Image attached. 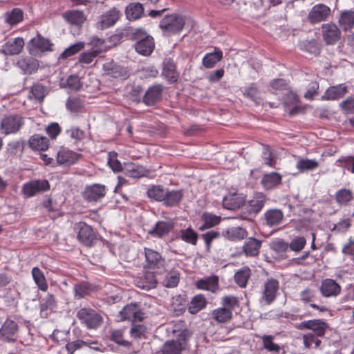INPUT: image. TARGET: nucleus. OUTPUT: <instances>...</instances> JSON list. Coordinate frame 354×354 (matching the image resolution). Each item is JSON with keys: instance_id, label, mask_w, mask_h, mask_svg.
<instances>
[{"instance_id": "1", "label": "nucleus", "mask_w": 354, "mask_h": 354, "mask_svg": "<svg viewBox=\"0 0 354 354\" xmlns=\"http://www.w3.org/2000/svg\"><path fill=\"white\" fill-rule=\"evenodd\" d=\"M133 37L137 40L135 44V49L139 54L148 56L154 49V41L152 37L147 35L146 32L142 29H136L133 34Z\"/></svg>"}, {"instance_id": "2", "label": "nucleus", "mask_w": 354, "mask_h": 354, "mask_svg": "<svg viewBox=\"0 0 354 354\" xmlns=\"http://www.w3.org/2000/svg\"><path fill=\"white\" fill-rule=\"evenodd\" d=\"M189 333L187 330L180 331L176 339L166 342L160 352L162 354H180L187 346Z\"/></svg>"}, {"instance_id": "3", "label": "nucleus", "mask_w": 354, "mask_h": 354, "mask_svg": "<svg viewBox=\"0 0 354 354\" xmlns=\"http://www.w3.org/2000/svg\"><path fill=\"white\" fill-rule=\"evenodd\" d=\"M185 25L184 19L177 15H171L164 17L160 22V28L167 36L179 32Z\"/></svg>"}, {"instance_id": "4", "label": "nucleus", "mask_w": 354, "mask_h": 354, "mask_svg": "<svg viewBox=\"0 0 354 354\" xmlns=\"http://www.w3.org/2000/svg\"><path fill=\"white\" fill-rule=\"evenodd\" d=\"M24 124V118L17 114L6 115L1 122V133L9 135L18 132Z\"/></svg>"}, {"instance_id": "5", "label": "nucleus", "mask_w": 354, "mask_h": 354, "mask_svg": "<svg viewBox=\"0 0 354 354\" xmlns=\"http://www.w3.org/2000/svg\"><path fill=\"white\" fill-rule=\"evenodd\" d=\"M77 317L89 329L98 328L102 322L101 315L91 308L80 309Z\"/></svg>"}, {"instance_id": "6", "label": "nucleus", "mask_w": 354, "mask_h": 354, "mask_svg": "<svg viewBox=\"0 0 354 354\" xmlns=\"http://www.w3.org/2000/svg\"><path fill=\"white\" fill-rule=\"evenodd\" d=\"M267 201L266 195L262 193H257L253 198L250 200L246 206L247 213L241 215L243 220H251L263 208Z\"/></svg>"}, {"instance_id": "7", "label": "nucleus", "mask_w": 354, "mask_h": 354, "mask_svg": "<svg viewBox=\"0 0 354 354\" xmlns=\"http://www.w3.org/2000/svg\"><path fill=\"white\" fill-rule=\"evenodd\" d=\"M279 283L277 279H270L263 286V290L260 297L262 305H270L276 299L279 294Z\"/></svg>"}, {"instance_id": "8", "label": "nucleus", "mask_w": 354, "mask_h": 354, "mask_svg": "<svg viewBox=\"0 0 354 354\" xmlns=\"http://www.w3.org/2000/svg\"><path fill=\"white\" fill-rule=\"evenodd\" d=\"M107 190L104 185L93 184L85 187L83 197L87 201L97 202L105 196Z\"/></svg>"}, {"instance_id": "9", "label": "nucleus", "mask_w": 354, "mask_h": 354, "mask_svg": "<svg viewBox=\"0 0 354 354\" xmlns=\"http://www.w3.org/2000/svg\"><path fill=\"white\" fill-rule=\"evenodd\" d=\"M328 327L327 324L321 319H310L302 322L296 325L299 330L309 329L317 336H324Z\"/></svg>"}, {"instance_id": "10", "label": "nucleus", "mask_w": 354, "mask_h": 354, "mask_svg": "<svg viewBox=\"0 0 354 354\" xmlns=\"http://www.w3.org/2000/svg\"><path fill=\"white\" fill-rule=\"evenodd\" d=\"M77 237L81 243L86 246H91L95 240V234L91 226L85 223H79L75 225Z\"/></svg>"}, {"instance_id": "11", "label": "nucleus", "mask_w": 354, "mask_h": 354, "mask_svg": "<svg viewBox=\"0 0 354 354\" xmlns=\"http://www.w3.org/2000/svg\"><path fill=\"white\" fill-rule=\"evenodd\" d=\"M323 39L328 45L336 44L341 37V32L335 24H326L322 26Z\"/></svg>"}, {"instance_id": "12", "label": "nucleus", "mask_w": 354, "mask_h": 354, "mask_svg": "<svg viewBox=\"0 0 354 354\" xmlns=\"http://www.w3.org/2000/svg\"><path fill=\"white\" fill-rule=\"evenodd\" d=\"M121 11L116 8H112L100 16L97 27L105 29L113 26L121 17Z\"/></svg>"}, {"instance_id": "13", "label": "nucleus", "mask_w": 354, "mask_h": 354, "mask_svg": "<svg viewBox=\"0 0 354 354\" xmlns=\"http://www.w3.org/2000/svg\"><path fill=\"white\" fill-rule=\"evenodd\" d=\"M330 15V9L324 4L314 6L308 13V19L313 24L325 21Z\"/></svg>"}, {"instance_id": "14", "label": "nucleus", "mask_w": 354, "mask_h": 354, "mask_svg": "<svg viewBox=\"0 0 354 354\" xmlns=\"http://www.w3.org/2000/svg\"><path fill=\"white\" fill-rule=\"evenodd\" d=\"M122 319H128L131 322H140L144 319V313L140 308L135 304H131L125 306L120 312Z\"/></svg>"}, {"instance_id": "15", "label": "nucleus", "mask_w": 354, "mask_h": 354, "mask_svg": "<svg viewBox=\"0 0 354 354\" xmlns=\"http://www.w3.org/2000/svg\"><path fill=\"white\" fill-rule=\"evenodd\" d=\"M319 290L324 297H335L341 293L342 288L335 280L326 279L322 281Z\"/></svg>"}, {"instance_id": "16", "label": "nucleus", "mask_w": 354, "mask_h": 354, "mask_svg": "<svg viewBox=\"0 0 354 354\" xmlns=\"http://www.w3.org/2000/svg\"><path fill=\"white\" fill-rule=\"evenodd\" d=\"M245 202L243 194L230 192L223 199V205L227 209H236L242 206Z\"/></svg>"}, {"instance_id": "17", "label": "nucleus", "mask_w": 354, "mask_h": 354, "mask_svg": "<svg viewBox=\"0 0 354 354\" xmlns=\"http://www.w3.org/2000/svg\"><path fill=\"white\" fill-rule=\"evenodd\" d=\"M52 46L53 44L48 39L44 38L40 35H37L30 41L28 46L30 53L36 54L39 51H51Z\"/></svg>"}, {"instance_id": "18", "label": "nucleus", "mask_w": 354, "mask_h": 354, "mask_svg": "<svg viewBox=\"0 0 354 354\" xmlns=\"http://www.w3.org/2000/svg\"><path fill=\"white\" fill-rule=\"evenodd\" d=\"M158 280L155 274L150 271H145L140 277L136 279L137 287L145 290H149L155 288L157 286Z\"/></svg>"}, {"instance_id": "19", "label": "nucleus", "mask_w": 354, "mask_h": 354, "mask_svg": "<svg viewBox=\"0 0 354 354\" xmlns=\"http://www.w3.org/2000/svg\"><path fill=\"white\" fill-rule=\"evenodd\" d=\"M144 253L148 268H159L164 266L165 259L162 258V255L158 252L151 248H145Z\"/></svg>"}, {"instance_id": "20", "label": "nucleus", "mask_w": 354, "mask_h": 354, "mask_svg": "<svg viewBox=\"0 0 354 354\" xmlns=\"http://www.w3.org/2000/svg\"><path fill=\"white\" fill-rule=\"evenodd\" d=\"M48 188L49 183L46 180H32L24 185L23 192L26 196L30 197L37 192L46 191Z\"/></svg>"}, {"instance_id": "21", "label": "nucleus", "mask_w": 354, "mask_h": 354, "mask_svg": "<svg viewBox=\"0 0 354 354\" xmlns=\"http://www.w3.org/2000/svg\"><path fill=\"white\" fill-rule=\"evenodd\" d=\"M18 326L12 320L7 319L0 328V338L6 342H15Z\"/></svg>"}, {"instance_id": "22", "label": "nucleus", "mask_w": 354, "mask_h": 354, "mask_svg": "<svg viewBox=\"0 0 354 354\" xmlns=\"http://www.w3.org/2000/svg\"><path fill=\"white\" fill-rule=\"evenodd\" d=\"M62 17L70 25L77 27H81L86 19L84 13L79 10H67Z\"/></svg>"}, {"instance_id": "23", "label": "nucleus", "mask_w": 354, "mask_h": 354, "mask_svg": "<svg viewBox=\"0 0 354 354\" xmlns=\"http://www.w3.org/2000/svg\"><path fill=\"white\" fill-rule=\"evenodd\" d=\"M24 46V39L21 37L8 39L2 46V52L6 55H14L21 53Z\"/></svg>"}, {"instance_id": "24", "label": "nucleus", "mask_w": 354, "mask_h": 354, "mask_svg": "<svg viewBox=\"0 0 354 354\" xmlns=\"http://www.w3.org/2000/svg\"><path fill=\"white\" fill-rule=\"evenodd\" d=\"M347 86L344 84H340L337 86L329 87L322 97L324 100H336L347 93Z\"/></svg>"}, {"instance_id": "25", "label": "nucleus", "mask_w": 354, "mask_h": 354, "mask_svg": "<svg viewBox=\"0 0 354 354\" xmlns=\"http://www.w3.org/2000/svg\"><path fill=\"white\" fill-rule=\"evenodd\" d=\"M283 213L279 209H270L264 214L266 223L269 227H275L280 225L283 220Z\"/></svg>"}, {"instance_id": "26", "label": "nucleus", "mask_w": 354, "mask_h": 354, "mask_svg": "<svg viewBox=\"0 0 354 354\" xmlns=\"http://www.w3.org/2000/svg\"><path fill=\"white\" fill-rule=\"evenodd\" d=\"M222 234L229 241H237L247 237L248 232L241 227H231L223 231Z\"/></svg>"}, {"instance_id": "27", "label": "nucleus", "mask_w": 354, "mask_h": 354, "mask_svg": "<svg viewBox=\"0 0 354 354\" xmlns=\"http://www.w3.org/2000/svg\"><path fill=\"white\" fill-rule=\"evenodd\" d=\"M183 192L182 189H166L165 198L162 201L166 206L173 207L178 205L183 198Z\"/></svg>"}, {"instance_id": "28", "label": "nucleus", "mask_w": 354, "mask_h": 354, "mask_svg": "<svg viewBox=\"0 0 354 354\" xmlns=\"http://www.w3.org/2000/svg\"><path fill=\"white\" fill-rule=\"evenodd\" d=\"M124 171L127 176L134 178L143 177L147 174V169L144 167L131 162L124 164Z\"/></svg>"}, {"instance_id": "29", "label": "nucleus", "mask_w": 354, "mask_h": 354, "mask_svg": "<svg viewBox=\"0 0 354 354\" xmlns=\"http://www.w3.org/2000/svg\"><path fill=\"white\" fill-rule=\"evenodd\" d=\"M4 21L10 26L21 23L24 19V12L18 8L8 10L3 15Z\"/></svg>"}, {"instance_id": "30", "label": "nucleus", "mask_w": 354, "mask_h": 354, "mask_svg": "<svg viewBox=\"0 0 354 354\" xmlns=\"http://www.w3.org/2000/svg\"><path fill=\"white\" fill-rule=\"evenodd\" d=\"M196 286L201 290L215 292L218 288V279L216 276H211L197 281Z\"/></svg>"}, {"instance_id": "31", "label": "nucleus", "mask_w": 354, "mask_h": 354, "mask_svg": "<svg viewBox=\"0 0 354 354\" xmlns=\"http://www.w3.org/2000/svg\"><path fill=\"white\" fill-rule=\"evenodd\" d=\"M261 241L254 238H249L245 241L243 250L246 256L255 257L258 255L261 246Z\"/></svg>"}, {"instance_id": "32", "label": "nucleus", "mask_w": 354, "mask_h": 354, "mask_svg": "<svg viewBox=\"0 0 354 354\" xmlns=\"http://www.w3.org/2000/svg\"><path fill=\"white\" fill-rule=\"evenodd\" d=\"M80 156L72 151L65 149L60 150L57 153V162L60 165H73L79 159Z\"/></svg>"}, {"instance_id": "33", "label": "nucleus", "mask_w": 354, "mask_h": 354, "mask_svg": "<svg viewBox=\"0 0 354 354\" xmlns=\"http://www.w3.org/2000/svg\"><path fill=\"white\" fill-rule=\"evenodd\" d=\"M17 64L25 73L31 74L39 68L38 61L32 57L20 58Z\"/></svg>"}, {"instance_id": "34", "label": "nucleus", "mask_w": 354, "mask_h": 354, "mask_svg": "<svg viewBox=\"0 0 354 354\" xmlns=\"http://www.w3.org/2000/svg\"><path fill=\"white\" fill-rule=\"evenodd\" d=\"M162 88L160 85H154L146 92L143 101L147 105H153L160 99Z\"/></svg>"}, {"instance_id": "35", "label": "nucleus", "mask_w": 354, "mask_h": 354, "mask_svg": "<svg viewBox=\"0 0 354 354\" xmlns=\"http://www.w3.org/2000/svg\"><path fill=\"white\" fill-rule=\"evenodd\" d=\"M172 228L171 221H158L156 226L149 231V233L153 236L160 238L167 234Z\"/></svg>"}, {"instance_id": "36", "label": "nucleus", "mask_w": 354, "mask_h": 354, "mask_svg": "<svg viewBox=\"0 0 354 354\" xmlns=\"http://www.w3.org/2000/svg\"><path fill=\"white\" fill-rule=\"evenodd\" d=\"M30 148L35 150L44 151L48 149V139L44 136L35 134L30 137L28 141Z\"/></svg>"}, {"instance_id": "37", "label": "nucleus", "mask_w": 354, "mask_h": 354, "mask_svg": "<svg viewBox=\"0 0 354 354\" xmlns=\"http://www.w3.org/2000/svg\"><path fill=\"white\" fill-rule=\"evenodd\" d=\"M223 58V52L219 48H215L214 51L206 54L203 59V64L207 68H213L216 63Z\"/></svg>"}, {"instance_id": "38", "label": "nucleus", "mask_w": 354, "mask_h": 354, "mask_svg": "<svg viewBox=\"0 0 354 354\" xmlns=\"http://www.w3.org/2000/svg\"><path fill=\"white\" fill-rule=\"evenodd\" d=\"M281 182V176L277 172H271L263 175L261 179V184L266 189H270Z\"/></svg>"}, {"instance_id": "39", "label": "nucleus", "mask_w": 354, "mask_h": 354, "mask_svg": "<svg viewBox=\"0 0 354 354\" xmlns=\"http://www.w3.org/2000/svg\"><path fill=\"white\" fill-rule=\"evenodd\" d=\"M319 166V162L315 159L300 158L296 164V168L300 172L313 171Z\"/></svg>"}, {"instance_id": "40", "label": "nucleus", "mask_w": 354, "mask_h": 354, "mask_svg": "<svg viewBox=\"0 0 354 354\" xmlns=\"http://www.w3.org/2000/svg\"><path fill=\"white\" fill-rule=\"evenodd\" d=\"M162 75L169 82H176L178 75L176 71L174 63L170 59H166L164 62Z\"/></svg>"}, {"instance_id": "41", "label": "nucleus", "mask_w": 354, "mask_h": 354, "mask_svg": "<svg viewBox=\"0 0 354 354\" xmlns=\"http://www.w3.org/2000/svg\"><path fill=\"white\" fill-rule=\"evenodd\" d=\"M103 68L107 74L113 77H125L127 76V71L124 67L112 62L104 64Z\"/></svg>"}, {"instance_id": "42", "label": "nucleus", "mask_w": 354, "mask_h": 354, "mask_svg": "<svg viewBox=\"0 0 354 354\" xmlns=\"http://www.w3.org/2000/svg\"><path fill=\"white\" fill-rule=\"evenodd\" d=\"M143 8L140 3H131L126 8V15L129 20L140 18L143 13Z\"/></svg>"}, {"instance_id": "43", "label": "nucleus", "mask_w": 354, "mask_h": 354, "mask_svg": "<svg viewBox=\"0 0 354 354\" xmlns=\"http://www.w3.org/2000/svg\"><path fill=\"white\" fill-rule=\"evenodd\" d=\"M32 275L39 289L46 292L48 289V283L42 271L39 268L34 267L32 269Z\"/></svg>"}, {"instance_id": "44", "label": "nucleus", "mask_w": 354, "mask_h": 354, "mask_svg": "<svg viewBox=\"0 0 354 354\" xmlns=\"http://www.w3.org/2000/svg\"><path fill=\"white\" fill-rule=\"evenodd\" d=\"M206 306V299L202 295H198L194 297L189 305L188 311L191 314H196Z\"/></svg>"}, {"instance_id": "45", "label": "nucleus", "mask_w": 354, "mask_h": 354, "mask_svg": "<svg viewBox=\"0 0 354 354\" xmlns=\"http://www.w3.org/2000/svg\"><path fill=\"white\" fill-rule=\"evenodd\" d=\"M213 318L218 323L229 322L232 317V313L227 308H218L212 312Z\"/></svg>"}, {"instance_id": "46", "label": "nucleus", "mask_w": 354, "mask_h": 354, "mask_svg": "<svg viewBox=\"0 0 354 354\" xmlns=\"http://www.w3.org/2000/svg\"><path fill=\"white\" fill-rule=\"evenodd\" d=\"M339 23L344 30L354 28V12L351 11L342 12L339 19Z\"/></svg>"}, {"instance_id": "47", "label": "nucleus", "mask_w": 354, "mask_h": 354, "mask_svg": "<svg viewBox=\"0 0 354 354\" xmlns=\"http://www.w3.org/2000/svg\"><path fill=\"white\" fill-rule=\"evenodd\" d=\"M250 274V269L248 267H244L235 273L234 280L240 287L244 288L248 283Z\"/></svg>"}, {"instance_id": "48", "label": "nucleus", "mask_w": 354, "mask_h": 354, "mask_svg": "<svg viewBox=\"0 0 354 354\" xmlns=\"http://www.w3.org/2000/svg\"><path fill=\"white\" fill-rule=\"evenodd\" d=\"M107 164L115 173L121 172L124 170V166H122L120 161L118 159V153L115 151H110L109 153Z\"/></svg>"}, {"instance_id": "49", "label": "nucleus", "mask_w": 354, "mask_h": 354, "mask_svg": "<svg viewBox=\"0 0 354 354\" xmlns=\"http://www.w3.org/2000/svg\"><path fill=\"white\" fill-rule=\"evenodd\" d=\"M66 106L67 109L73 113H80L84 109L83 102L77 97H69Z\"/></svg>"}, {"instance_id": "50", "label": "nucleus", "mask_w": 354, "mask_h": 354, "mask_svg": "<svg viewBox=\"0 0 354 354\" xmlns=\"http://www.w3.org/2000/svg\"><path fill=\"white\" fill-rule=\"evenodd\" d=\"M167 189L163 188L160 185L152 186L147 191V195L150 198L155 201L162 202Z\"/></svg>"}, {"instance_id": "51", "label": "nucleus", "mask_w": 354, "mask_h": 354, "mask_svg": "<svg viewBox=\"0 0 354 354\" xmlns=\"http://www.w3.org/2000/svg\"><path fill=\"white\" fill-rule=\"evenodd\" d=\"M180 238L186 243L195 245L198 240V234L191 227L182 230L180 232Z\"/></svg>"}, {"instance_id": "52", "label": "nucleus", "mask_w": 354, "mask_h": 354, "mask_svg": "<svg viewBox=\"0 0 354 354\" xmlns=\"http://www.w3.org/2000/svg\"><path fill=\"white\" fill-rule=\"evenodd\" d=\"M179 283V272L176 270H171L167 273L163 284L167 288H174Z\"/></svg>"}, {"instance_id": "53", "label": "nucleus", "mask_w": 354, "mask_h": 354, "mask_svg": "<svg viewBox=\"0 0 354 354\" xmlns=\"http://www.w3.org/2000/svg\"><path fill=\"white\" fill-rule=\"evenodd\" d=\"M204 222L203 226L201 229L210 228L218 224L221 221V217L211 213H204L202 216Z\"/></svg>"}, {"instance_id": "54", "label": "nucleus", "mask_w": 354, "mask_h": 354, "mask_svg": "<svg viewBox=\"0 0 354 354\" xmlns=\"http://www.w3.org/2000/svg\"><path fill=\"white\" fill-rule=\"evenodd\" d=\"M335 198L339 205H346L353 198L352 192L349 189H342L336 193Z\"/></svg>"}, {"instance_id": "55", "label": "nucleus", "mask_w": 354, "mask_h": 354, "mask_svg": "<svg viewBox=\"0 0 354 354\" xmlns=\"http://www.w3.org/2000/svg\"><path fill=\"white\" fill-rule=\"evenodd\" d=\"M100 53L101 50L98 48L84 52L80 55L79 61L82 64H91Z\"/></svg>"}, {"instance_id": "56", "label": "nucleus", "mask_w": 354, "mask_h": 354, "mask_svg": "<svg viewBox=\"0 0 354 354\" xmlns=\"http://www.w3.org/2000/svg\"><path fill=\"white\" fill-rule=\"evenodd\" d=\"M45 96V88L43 86L36 84L32 86L29 93V98L41 101Z\"/></svg>"}, {"instance_id": "57", "label": "nucleus", "mask_w": 354, "mask_h": 354, "mask_svg": "<svg viewBox=\"0 0 354 354\" xmlns=\"http://www.w3.org/2000/svg\"><path fill=\"white\" fill-rule=\"evenodd\" d=\"M299 46L301 50L308 52L310 54L316 55L319 52L317 43L314 39L311 41H301L299 44Z\"/></svg>"}, {"instance_id": "58", "label": "nucleus", "mask_w": 354, "mask_h": 354, "mask_svg": "<svg viewBox=\"0 0 354 354\" xmlns=\"http://www.w3.org/2000/svg\"><path fill=\"white\" fill-rule=\"evenodd\" d=\"M263 347L268 351L279 353L280 346L273 342V336L263 335L261 337Z\"/></svg>"}, {"instance_id": "59", "label": "nucleus", "mask_w": 354, "mask_h": 354, "mask_svg": "<svg viewBox=\"0 0 354 354\" xmlns=\"http://www.w3.org/2000/svg\"><path fill=\"white\" fill-rule=\"evenodd\" d=\"M221 304L223 308L230 309L232 313V310L239 306V300L234 296L227 295L222 297Z\"/></svg>"}, {"instance_id": "60", "label": "nucleus", "mask_w": 354, "mask_h": 354, "mask_svg": "<svg viewBox=\"0 0 354 354\" xmlns=\"http://www.w3.org/2000/svg\"><path fill=\"white\" fill-rule=\"evenodd\" d=\"M319 336H317L313 333H308L303 336V340L304 346L306 348L311 347L315 344V347L317 348L319 346L321 341L318 339Z\"/></svg>"}, {"instance_id": "61", "label": "nucleus", "mask_w": 354, "mask_h": 354, "mask_svg": "<svg viewBox=\"0 0 354 354\" xmlns=\"http://www.w3.org/2000/svg\"><path fill=\"white\" fill-rule=\"evenodd\" d=\"M84 47V42H77L67 48L61 55L63 58H67L79 52Z\"/></svg>"}, {"instance_id": "62", "label": "nucleus", "mask_w": 354, "mask_h": 354, "mask_svg": "<svg viewBox=\"0 0 354 354\" xmlns=\"http://www.w3.org/2000/svg\"><path fill=\"white\" fill-rule=\"evenodd\" d=\"M306 244V240L304 236H297L290 243V248L295 252L301 251Z\"/></svg>"}, {"instance_id": "63", "label": "nucleus", "mask_w": 354, "mask_h": 354, "mask_svg": "<svg viewBox=\"0 0 354 354\" xmlns=\"http://www.w3.org/2000/svg\"><path fill=\"white\" fill-rule=\"evenodd\" d=\"M146 333L147 328L142 324L135 325L130 330V335L134 339H141L145 336Z\"/></svg>"}, {"instance_id": "64", "label": "nucleus", "mask_w": 354, "mask_h": 354, "mask_svg": "<svg viewBox=\"0 0 354 354\" xmlns=\"http://www.w3.org/2000/svg\"><path fill=\"white\" fill-rule=\"evenodd\" d=\"M344 254L350 256L351 259L354 260V238L350 237L348 243H346L342 250Z\"/></svg>"}]
</instances>
